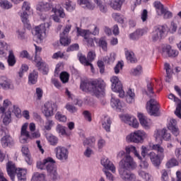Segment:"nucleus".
Returning a JSON list of instances; mask_svg holds the SVG:
<instances>
[{"mask_svg": "<svg viewBox=\"0 0 181 181\" xmlns=\"http://www.w3.org/2000/svg\"><path fill=\"white\" fill-rule=\"evenodd\" d=\"M45 138L52 146H56L59 144V138L50 133H46Z\"/></svg>", "mask_w": 181, "mask_h": 181, "instance_id": "nucleus-31", "label": "nucleus"}, {"mask_svg": "<svg viewBox=\"0 0 181 181\" xmlns=\"http://www.w3.org/2000/svg\"><path fill=\"white\" fill-rule=\"evenodd\" d=\"M177 165V160L175 158L170 159L169 161L167 162L166 166L170 169V168H173V166H176Z\"/></svg>", "mask_w": 181, "mask_h": 181, "instance_id": "nucleus-62", "label": "nucleus"}, {"mask_svg": "<svg viewBox=\"0 0 181 181\" xmlns=\"http://www.w3.org/2000/svg\"><path fill=\"white\" fill-rule=\"evenodd\" d=\"M78 4L83 8H86V9H89L90 11L94 9V6L91 4L90 0H78Z\"/></svg>", "mask_w": 181, "mask_h": 181, "instance_id": "nucleus-38", "label": "nucleus"}, {"mask_svg": "<svg viewBox=\"0 0 181 181\" xmlns=\"http://www.w3.org/2000/svg\"><path fill=\"white\" fill-rule=\"evenodd\" d=\"M126 101L129 104H132L135 101V93L132 91V89H129L127 91V96L126 98Z\"/></svg>", "mask_w": 181, "mask_h": 181, "instance_id": "nucleus-47", "label": "nucleus"}, {"mask_svg": "<svg viewBox=\"0 0 181 181\" xmlns=\"http://www.w3.org/2000/svg\"><path fill=\"white\" fill-rule=\"evenodd\" d=\"M154 136L156 139H160V141H162V139H165V141H169V139H170V134L168 133V131L165 129L157 130Z\"/></svg>", "mask_w": 181, "mask_h": 181, "instance_id": "nucleus-19", "label": "nucleus"}, {"mask_svg": "<svg viewBox=\"0 0 181 181\" xmlns=\"http://www.w3.org/2000/svg\"><path fill=\"white\" fill-rule=\"evenodd\" d=\"M110 104L112 108H115V110L119 112L122 110V108H124V103H122L119 99L114 98V96H112Z\"/></svg>", "mask_w": 181, "mask_h": 181, "instance_id": "nucleus-25", "label": "nucleus"}, {"mask_svg": "<svg viewBox=\"0 0 181 181\" xmlns=\"http://www.w3.org/2000/svg\"><path fill=\"white\" fill-rule=\"evenodd\" d=\"M54 163H56V162L51 158V160H48L47 163V166L45 168L50 178L53 181L57 180V178L59 177V175H57V167H56V164Z\"/></svg>", "mask_w": 181, "mask_h": 181, "instance_id": "nucleus-9", "label": "nucleus"}, {"mask_svg": "<svg viewBox=\"0 0 181 181\" xmlns=\"http://www.w3.org/2000/svg\"><path fill=\"white\" fill-rule=\"evenodd\" d=\"M0 6L2 9H11L12 8V4L8 0H1L0 1Z\"/></svg>", "mask_w": 181, "mask_h": 181, "instance_id": "nucleus-51", "label": "nucleus"}, {"mask_svg": "<svg viewBox=\"0 0 181 181\" xmlns=\"http://www.w3.org/2000/svg\"><path fill=\"white\" fill-rule=\"evenodd\" d=\"M168 35V26L158 25L154 27L151 33V40L153 42H160L165 39Z\"/></svg>", "mask_w": 181, "mask_h": 181, "instance_id": "nucleus-4", "label": "nucleus"}, {"mask_svg": "<svg viewBox=\"0 0 181 181\" xmlns=\"http://www.w3.org/2000/svg\"><path fill=\"white\" fill-rule=\"evenodd\" d=\"M101 165L104 166L106 170H110L112 173H115V165L110 161L107 158H103L101 160Z\"/></svg>", "mask_w": 181, "mask_h": 181, "instance_id": "nucleus-26", "label": "nucleus"}, {"mask_svg": "<svg viewBox=\"0 0 181 181\" xmlns=\"http://www.w3.org/2000/svg\"><path fill=\"white\" fill-rule=\"evenodd\" d=\"M141 36H144V30L139 29L136 30L134 33H131L129 35V38L132 40H138V39H139V37Z\"/></svg>", "mask_w": 181, "mask_h": 181, "instance_id": "nucleus-40", "label": "nucleus"}, {"mask_svg": "<svg viewBox=\"0 0 181 181\" xmlns=\"http://www.w3.org/2000/svg\"><path fill=\"white\" fill-rule=\"evenodd\" d=\"M125 151L127 153L126 155H129L131 152H133L134 156H136V158H138L139 160H142L143 158H145V157L146 156V153H148V148L145 146H141V155H139V152L136 151V148L134 146L126 147Z\"/></svg>", "mask_w": 181, "mask_h": 181, "instance_id": "nucleus-11", "label": "nucleus"}, {"mask_svg": "<svg viewBox=\"0 0 181 181\" xmlns=\"http://www.w3.org/2000/svg\"><path fill=\"white\" fill-rule=\"evenodd\" d=\"M28 70H29V67L28 66V65L23 64L18 72L19 77L22 78V77H23V73H25V71H27Z\"/></svg>", "mask_w": 181, "mask_h": 181, "instance_id": "nucleus-55", "label": "nucleus"}, {"mask_svg": "<svg viewBox=\"0 0 181 181\" xmlns=\"http://www.w3.org/2000/svg\"><path fill=\"white\" fill-rule=\"evenodd\" d=\"M147 111L150 115H153V117H159L160 115V112L159 111V103L155 99H151L148 102H147Z\"/></svg>", "mask_w": 181, "mask_h": 181, "instance_id": "nucleus-6", "label": "nucleus"}, {"mask_svg": "<svg viewBox=\"0 0 181 181\" xmlns=\"http://www.w3.org/2000/svg\"><path fill=\"white\" fill-rule=\"evenodd\" d=\"M37 77L38 74L36 71H33L31 74H30L28 76L29 84H36V83H37Z\"/></svg>", "mask_w": 181, "mask_h": 181, "instance_id": "nucleus-42", "label": "nucleus"}, {"mask_svg": "<svg viewBox=\"0 0 181 181\" xmlns=\"http://www.w3.org/2000/svg\"><path fill=\"white\" fill-rule=\"evenodd\" d=\"M8 112L12 115V112L15 114L16 117H21V109L18 106L13 105L11 109H8Z\"/></svg>", "mask_w": 181, "mask_h": 181, "instance_id": "nucleus-50", "label": "nucleus"}, {"mask_svg": "<svg viewBox=\"0 0 181 181\" xmlns=\"http://www.w3.org/2000/svg\"><path fill=\"white\" fill-rule=\"evenodd\" d=\"M119 174L120 177L125 181H135V174L129 172L136 169V163L129 155H125L119 163Z\"/></svg>", "mask_w": 181, "mask_h": 181, "instance_id": "nucleus-1", "label": "nucleus"}, {"mask_svg": "<svg viewBox=\"0 0 181 181\" xmlns=\"http://www.w3.org/2000/svg\"><path fill=\"white\" fill-rule=\"evenodd\" d=\"M77 32L79 36H82L83 37L88 47H93V46H94V40L90 37L91 36V32H90V30L78 29Z\"/></svg>", "mask_w": 181, "mask_h": 181, "instance_id": "nucleus-14", "label": "nucleus"}, {"mask_svg": "<svg viewBox=\"0 0 181 181\" xmlns=\"http://www.w3.org/2000/svg\"><path fill=\"white\" fill-rule=\"evenodd\" d=\"M65 108L67 110V111L71 112V114L77 112V107L73 105H70V103L66 104Z\"/></svg>", "mask_w": 181, "mask_h": 181, "instance_id": "nucleus-57", "label": "nucleus"}, {"mask_svg": "<svg viewBox=\"0 0 181 181\" xmlns=\"http://www.w3.org/2000/svg\"><path fill=\"white\" fill-rule=\"evenodd\" d=\"M103 62L105 63H107V64H110V63H114L115 62V54L111 53L110 56H106L103 58Z\"/></svg>", "mask_w": 181, "mask_h": 181, "instance_id": "nucleus-49", "label": "nucleus"}, {"mask_svg": "<svg viewBox=\"0 0 181 181\" xmlns=\"http://www.w3.org/2000/svg\"><path fill=\"white\" fill-rule=\"evenodd\" d=\"M78 57L81 64H83V66H90L92 71H94V66H93V64H90V61H88L87 57H86V55L81 54L78 55Z\"/></svg>", "mask_w": 181, "mask_h": 181, "instance_id": "nucleus-34", "label": "nucleus"}, {"mask_svg": "<svg viewBox=\"0 0 181 181\" xmlns=\"http://www.w3.org/2000/svg\"><path fill=\"white\" fill-rule=\"evenodd\" d=\"M96 42L103 52H107L108 50V42H107V38H105V37H100Z\"/></svg>", "mask_w": 181, "mask_h": 181, "instance_id": "nucleus-35", "label": "nucleus"}, {"mask_svg": "<svg viewBox=\"0 0 181 181\" xmlns=\"http://www.w3.org/2000/svg\"><path fill=\"white\" fill-rule=\"evenodd\" d=\"M111 119L108 117H105L102 123V127L107 132L111 131Z\"/></svg>", "mask_w": 181, "mask_h": 181, "instance_id": "nucleus-36", "label": "nucleus"}, {"mask_svg": "<svg viewBox=\"0 0 181 181\" xmlns=\"http://www.w3.org/2000/svg\"><path fill=\"white\" fill-rule=\"evenodd\" d=\"M161 13L164 15V19H170L173 16L172 12L167 11L166 8L163 9Z\"/></svg>", "mask_w": 181, "mask_h": 181, "instance_id": "nucleus-59", "label": "nucleus"}, {"mask_svg": "<svg viewBox=\"0 0 181 181\" xmlns=\"http://www.w3.org/2000/svg\"><path fill=\"white\" fill-rule=\"evenodd\" d=\"M146 138V133L141 130H137L131 133L127 136L128 142H134V144H142Z\"/></svg>", "mask_w": 181, "mask_h": 181, "instance_id": "nucleus-5", "label": "nucleus"}, {"mask_svg": "<svg viewBox=\"0 0 181 181\" xmlns=\"http://www.w3.org/2000/svg\"><path fill=\"white\" fill-rule=\"evenodd\" d=\"M52 12L55 13V16L53 17V20L54 22H57L58 23L60 22V18H64L66 16L64 10L60 4L55 6V7H52Z\"/></svg>", "mask_w": 181, "mask_h": 181, "instance_id": "nucleus-17", "label": "nucleus"}, {"mask_svg": "<svg viewBox=\"0 0 181 181\" xmlns=\"http://www.w3.org/2000/svg\"><path fill=\"white\" fill-rule=\"evenodd\" d=\"M112 18H114L118 23H121L122 25L124 23V16H122L118 13H114L112 14Z\"/></svg>", "mask_w": 181, "mask_h": 181, "instance_id": "nucleus-53", "label": "nucleus"}, {"mask_svg": "<svg viewBox=\"0 0 181 181\" xmlns=\"http://www.w3.org/2000/svg\"><path fill=\"white\" fill-rule=\"evenodd\" d=\"M21 152L24 156H25V162L28 165H32V157L30 156V151H29V147L23 146L21 148Z\"/></svg>", "mask_w": 181, "mask_h": 181, "instance_id": "nucleus-28", "label": "nucleus"}, {"mask_svg": "<svg viewBox=\"0 0 181 181\" xmlns=\"http://www.w3.org/2000/svg\"><path fill=\"white\" fill-rule=\"evenodd\" d=\"M168 128L170 132H172L175 136H177V135H179V128L176 126V119H171L168 124Z\"/></svg>", "mask_w": 181, "mask_h": 181, "instance_id": "nucleus-27", "label": "nucleus"}, {"mask_svg": "<svg viewBox=\"0 0 181 181\" xmlns=\"http://www.w3.org/2000/svg\"><path fill=\"white\" fill-rule=\"evenodd\" d=\"M35 62L40 71H42V74L46 75L49 73V66L42 59L39 61L37 59H35Z\"/></svg>", "mask_w": 181, "mask_h": 181, "instance_id": "nucleus-24", "label": "nucleus"}, {"mask_svg": "<svg viewBox=\"0 0 181 181\" xmlns=\"http://www.w3.org/2000/svg\"><path fill=\"white\" fill-rule=\"evenodd\" d=\"M11 117L12 115L11 114V112H9V110L4 113L2 115L3 124H4V125H9V124H11V121H12Z\"/></svg>", "mask_w": 181, "mask_h": 181, "instance_id": "nucleus-45", "label": "nucleus"}, {"mask_svg": "<svg viewBox=\"0 0 181 181\" xmlns=\"http://www.w3.org/2000/svg\"><path fill=\"white\" fill-rule=\"evenodd\" d=\"M122 4H124V1H122L121 0H112L110 5L112 9L119 11L121 6H122Z\"/></svg>", "mask_w": 181, "mask_h": 181, "instance_id": "nucleus-43", "label": "nucleus"}, {"mask_svg": "<svg viewBox=\"0 0 181 181\" xmlns=\"http://www.w3.org/2000/svg\"><path fill=\"white\" fill-rule=\"evenodd\" d=\"M56 158L62 162H66L69 159V150L66 147L59 146L54 148Z\"/></svg>", "mask_w": 181, "mask_h": 181, "instance_id": "nucleus-12", "label": "nucleus"}, {"mask_svg": "<svg viewBox=\"0 0 181 181\" xmlns=\"http://www.w3.org/2000/svg\"><path fill=\"white\" fill-rule=\"evenodd\" d=\"M95 144V138L94 137H90V139H86L83 141V145H88L89 146H93Z\"/></svg>", "mask_w": 181, "mask_h": 181, "instance_id": "nucleus-54", "label": "nucleus"}, {"mask_svg": "<svg viewBox=\"0 0 181 181\" xmlns=\"http://www.w3.org/2000/svg\"><path fill=\"white\" fill-rule=\"evenodd\" d=\"M80 88L86 93H93L95 97L100 98L105 94V82L104 81H93L90 82L87 80L81 81Z\"/></svg>", "mask_w": 181, "mask_h": 181, "instance_id": "nucleus-2", "label": "nucleus"}, {"mask_svg": "<svg viewBox=\"0 0 181 181\" xmlns=\"http://www.w3.org/2000/svg\"><path fill=\"white\" fill-rule=\"evenodd\" d=\"M50 26H52V22L49 21L35 27L34 32L38 40H43V36L46 35V29H49Z\"/></svg>", "mask_w": 181, "mask_h": 181, "instance_id": "nucleus-10", "label": "nucleus"}, {"mask_svg": "<svg viewBox=\"0 0 181 181\" xmlns=\"http://www.w3.org/2000/svg\"><path fill=\"white\" fill-rule=\"evenodd\" d=\"M147 95H149V94H155V92H153V83L152 82H149L147 83Z\"/></svg>", "mask_w": 181, "mask_h": 181, "instance_id": "nucleus-61", "label": "nucleus"}, {"mask_svg": "<svg viewBox=\"0 0 181 181\" xmlns=\"http://www.w3.org/2000/svg\"><path fill=\"white\" fill-rule=\"evenodd\" d=\"M161 180L169 181V174L166 170H162L161 171Z\"/></svg>", "mask_w": 181, "mask_h": 181, "instance_id": "nucleus-64", "label": "nucleus"}, {"mask_svg": "<svg viewBox=\"0 0 181 181\" xmlns=\"http://www.w3.org/2000/svg\"><path fill=\"white\" fill-rule=\"evenodd\" d=\"M54 124V122H53V120L49 118H47V122H45V129H47V131H50Z\"/></svg>", "mask_w": 181, "mask_h": 181, "instance_id": "nucleus-58", "label": "nucleus"}, {"mask_svg": "<svg viewBox=\"0 0 181 181\" xmlns=\"http://www.w3.org/2000/svg\"><path fill=\"white\" fill-rule=\"evenodd\" d=\"M150 148L153 151H156L158 153V155H159L161 158H164V152L165 149L160 144H150Z\"/></svg>", "mask_w": 181, "mask_h": 181, "instance_id": "nucleus-32", "label": "nucleus"}, {"mask_svg": "<svg viewBox=\"0 0 181 181\" xmlns=\"http://www.w3.org/2000/svg\"><path fill=\"white\" fill-rule=\"evenodd\" d=\"M94 59H95V52L90 51L87 54L88 61L89 63H91V62H93Z\"/></svg>", "mask_w": 181, "mask_h": 181, "instance_id": "nucleus-63", "label": "nucleus"}, {"mask_svg": "<svg viewBox=\"0 0 181 181\" xmlns=\"http://www.w3.org/2000/svg\"><path fill=\"white\" fill-rule=\"evenodd\" d=\"M124 121L125 124H128V125L132 127L133 128H138V127H139L138 120L134 116L126 115L124 116Z\"/></svg>", "mask_w": 181, "mask_h": 181, "instance_id": "nucleus-22", "label": "nucleus"}, {"mask_svg": "<svg viewBox=\"0 0 181 181\" xmlns=\"http://www.w3.org/2000/svg\"><path fill=\"white\" fill-rule=\"evenodd\" d=\"M164 69H165L166 71V78H165V81L167 83H169L170 78H172V74H173V71L172 69H170V64L165 63L164 64Z\"/></svg>", "mask_w": 181, "mask_h": 181, "instance_id": "nucleus-44", "label": "nucleus"}, {"mask_svg": "<svg viewBox=\"0 0 181 181\" xmlns=\"http://www.w3.org/2000/svg\"><path fill=\"white\" fill-rule=\"evenodd\" d=\"M13 88H15V86L11 79L6 76H0V90L8 91V90H13Z\"/></svg>", "mask_w": 181, "mask_h": 181, "instance_id": "nucleus-15", "label": "nucleus"}, {"mask_svg": "<svg viewBox=\"0 0 181 181\" xmlns=\"http://www.w3.org/2000/svg\"><path fill=\"white\" fill-rule=\"evenodd\" d=\"M49 160H52V158L49 157L44 159L42 161L37 162V169H40L41 170H45V169H46V166L47 165V162H49Z\"/></svg>", "mask_w": 181, "mask_h": 181, "instance_id": "nucleus-46", "label": "nucleus"}, {"mask_svg": "<svg viewBox=\"0 0 181 181\" xmlns=\"http://www.w3.org/2000/svg\"><path fill=\"white\" fill-rule=\"evenodd\" d=\"M138 118L141 125L143 126L145 129H149V128H151L152 122L151 119H148L145 115H144V114L139 113Z\"/></svg>", "mask_w": 181, "mask_h": 181, "instance_id": "nucleus-20", "label": "nucleus"}, {"mask_svg": "<svg viewBox=\"0 0 181 181\" xmlns=\"http://www.w3.org/2000/svg\"><path fill=\"white\" fill-rule=\"evenodd\" d=\"M8 135H9V131L8 130V129L5 127L1 126L0 136H2V138H4V136H8Z\"/></svg>", "mask_w": 181, "mask_h": 181, "instance_id": "nucleus-56", "label": "nucleus"}, {"mask_svg": "<svg viewBox=\"0 0 181 181\" xmlns=\"http://www.w3.org/2000/svg\"><path fill=\"white\" fill-rule=\"evenodd\" d=\"M55 119L59 122H66L67 121V117L66 115L62 114L61 112H57L55 115Z\"/></svg>", "mask_w": 181, "mask_h": 181, "instance_id": "nucleus-52", "label": "nucleus"}, {"mask_svg": "<svg viewBox=\"0 0 181 181\" xmlns=\"http://www.w3.org/2000/svg\"><path fill=\"white\" fill-rule=\"evenodd\" d=\"M16 173L19 181H26V173H28L26 170L18 168Z\"/></svg>", "mask_w": 181, "mask_h": 181, "instance_id": "nucleus-37", "label": "nucleus"}, {"mask_svg": "<svg viewBox=\"0 0 181 181\" xmlns=\"http://www.w3.org/2000/svg\"><path fill=\"white\" fill-rule=\"evenodd\" d=\"M18 169V168H16V165L15 163H13V162L8 161L6 163L7 173L12 181H15V175H16Z\"/></svg>", "mask_w": 181, "mask_h": 181, "instance_id": "nucleus-18", "label": "nucleus"}, {"mask_svg": "<svg viewBox=\"0 0 181 181\" xmlns=\"http://www.w3.org/2000/svg\"><path fill=\"white\" fill-rule=\"evenodd\" d=\"M168 98L170 100H174L175 103H176L177 106H176V109L175 111V115L178 118H180V119H181V100H180V99H179L178 98H176V96H175V95H173L172 93L168 95Z\"/></svg>", "mask_w": 181, "mask_h": 181, "instance_id": "nucleus-21", "label": "nucleus"}, {"mask_svg": "<svg viewBox=\"0 0 181 181\" xmlns=\"http://www.w3.org/2000/svg\"><path fill=\"white\" fill-rule=\"evenodd\" d=\"M70 43H71V40L69 37V35L60 34V44L62 46H69Z\"/></svg>", "mask_w": 181, "mask_h": 181, "instance_id": "nucleus-39", "label": "nucleus"}, {"mask_svg": "<svg viewBox=\"0 0 181 181\" xmlns=\"http://www.w3.org/2000/svg\"><path fill=\"white\" fill-rule=\"evenodd\" d=\"M125 56L127 60H128L130 63H136V58L135 57V54H134V52L126 50Z\"/></svg>", "mask_w": 181, "mask_h": 181, "instance_id": "nucleus-41", "label": "nucleus"}, {"mask_svg": "<svg viewBox=\"0 0 181 181\" xmlns=\"http://www.w3.org/2000/svg\"><path fill=\"white\" fill-rule=\"evenodd\" d=\"M28 123H25L21 127L20 141L21 144H28L29 139H37L40 138V133L39 132H35L29 134L28 132Z\"/></svg>", "mask_w": 181, "mask_h": 181, "instance_id": "nucleus-3", "label": "nucleus"}, {"mask_svg": "<svg viewBox=\"0 0 181 181\" xmlns=\"http://www.w3.org/2000/svg\"><path fill=\"white\" fill-rule=\"evenodd\" d=\"M54 111H57V103L54 102H47L42 107V114L46 118H50L54 115Z\"/></svg>", "mask_w": 181, "mask_h": 181, "instance_id": "nucleus-7", "label": "nucleus"}, {"mask_svg": "<svg viewBox=\"0 0 181 181\" xmlns=\"http://www.w3.org/2000/svg\"><path fill=\"white\" fill-rule=\"evenodd\" d=\"M148 156L153 165L155 166H159V165H160V158L163 157H160L159 154H156L154 152H151Z\"/></svg>", "mask_w": 181, "mask_h": 181, "instance_id": "nucleus-30", "label": "nucleus"}, {"mask_svg": "<svg viewBox=\"0 0 181 181\" xmlns=\"http://www.w3.org/2000/svg\"><path fill=\"white\" fill-rule=\"evenodd\" d=\"M15 141L13 139L11 136V135L4 136L1 139V144L3 148H11V146H13Z\"/></svg>", "mask_w": 181, "mask_h": 181, "instance_id": "nucleus-23", "label": "nucleus"}, {"mask_svg": "<svg viewBox=\"0 0 181 181\" xmlns=\"http://www.w3.org/2000/svg\"><path fill=\"white\" fill-rule=\"evenodd\" d=\"M22 11L23 12L21 15V21L27 28H29V20H28V18H29L28 12L30 11V4L28 1H24L22 6Z\"/></svg>", "mask_w": 181, "mask_h": 181, "instance_id": "nucleus-13", "label": "nucleus"}, {"mask_svg": "<svg viewBox=\"0 0 181 181\" xmlns=\"http://www.w3.org/2000/svg\"><path fill=\"white\" fill-rule=\"evenodd\" d=\"M52 9V5L49 3L41 1L37 6V11L40 12L50 11Z\"/></svg>", "mask_w": 181, "mask_h": 181, "instance_id": "nucleus-33", "label": "nucleus"}, {"mask_svg": "<svg viewBox=\"0 0 181 181\" xmlns=\"http://www.w3.org/2000/svg\"><path fill=\"white\" fill-rule=\"evenodd\" d=\"M112 83V90L115 93H119V97L124 98L125 97V92L122 89V83L117 76H112L110 79Z\"/></svg>", "mask_w": 181, "mask_h": 181, "instance_id": "nucleus-8", "label": "nucleus"}, {"mask_svg": "<svg viewBox=\"0 0 181 181\" xmlns=\"http://www.w3.org/2000/svg\"><path fill=\"white\" fill-rule=\"evenodd\" d=\"M7 62L8 63V66L13 67L16 64V59H15V55L12 51H9V54L8 57Z\"/></svg>", "mask_w": 181, "mask_h": 181, "instance_id": "nucleus-48", "label": "nucleus"}, {"mask_svg": "<svg viewBox=\"0 0 181 181\" xmlns=\"http://www.w3.org/2000/svg\"><path fill=\"white\" fill-rule=\"evenodd\" d=\"M56 130L58 134H61V135L64 136H70V135H71V132H70L67 127L62 124H58L56 127Z\"/></svg>", "mask_w": 181, "mask_h": 181, "instance_id": "nucleus-29", "label": "nucleus"}, {"mask_svg": "<svg viewBox=\"0 0 181 181\" xmlns=\"http://www.w3.org/2000/svg\"><path fill=\"white\" fill-rule=\"evenodd\" d=\"M179 54V52L176 49H173L169 45H164L162 48V56L163 57H176Z\"/></svg>", "mask_w": 181, "mask_h": 181, "instance_id": "nucleus-16", "label": "nucleus"}, {"mask_svg": "<svg viewBox=\"0 0 181 181\" xmlns=\"http://www.w3.org/2000/svg\"><path fill=\"white\" fill-rule=\"evenodd\" d=\"M69 74L67 72H62L60 74V80L62 81V83H67L69 81Z\"/></svg>", "mask_w": 181, "mask_h": 181, "instance_id": "nucleus-60", "label": "nucleus"}]
</instances>
